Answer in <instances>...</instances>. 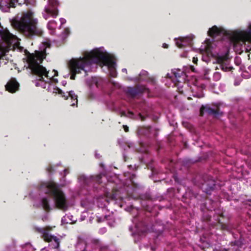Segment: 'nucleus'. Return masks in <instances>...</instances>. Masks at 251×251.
Masks as SVG:
<instances>
[{
	"instance_id": "obj_24",
	"label": "nucleus",
	"mask_w": 251,
	"mask_h": 251,
	"mask_svg": "<svg viewBox=\"0 0 251 251\" xmlns=\"http://www.w3.org/2000/svg\"><path fill=\"white\" fill-rule=\"evenodd\" d=\"M163 47L164 48H168V45L167 44L164 43V44H163Z\"/></svg>"
},
{
	"instance_id": "obj_7",
	"label": "nucleus",
	"mask_w": 251,
	"mask_h": 251,
	"mask_svg": "<svg viewBox=\"0 0 251 251\" xmlns=\"http://www.w3.org/2000/svg\"><path fill=\"white\" fill-rule=\"evenodd\" d=\"M231 41L236 50H240L243 45H246V42L251 43V23L248 24L246 30L233 31L231 35Z\"/></svg>"
},
{
	"instance_id": "obj_25",
	"label": "nucleus",
	"mask_w": 251,
	"mask_h": 251,
	"mask_svg": "<svg viewBox=\"0 0 251 251\" xmlns=\"http://www.w3.org/2000/svg\"><path fill=\"white\" fill-rule=\"evenodd\" d=\"M65 32L66 33V34L67 35L69 33V29H67V28L65 29Z\"/></svg>"
},
{
	"instance_id": "obj_22",
	"label": "nucleus",
	"mask_w": 251,
	"mask_h": 251,
	"mask_svg": "<svg viewBox=\"0 0 251 251\" xmlns=\"http://www.w3.org/2000/svg\"><path fill=\"white\" fill-rule=\"evenodd\" d=\"M60 21L61 24H63L66 23V20L63 18L60 19Z\"/></svg>"
},
{
	"instance_id": "obj_29",
	"label": "nucleus",
	"mask_w": 251,
	"mask_h": 251,
	"mask_svg": "<svg viewBox=\"0 0 251 251\" xmlns=\"http://www.w3.org/2000/svg\"><path fill=\"white\" fill-rule=\"evenodd\" d=\"M62 84L63 85H65L66 84V81L63 82Z\"/></svg>"
},
{
	"instance_id": "obj_12",
	"label": "nucleus",
	"mask_w": 251,
	"mask_h": 251,
	"mask_svg": "<svg viewBox=\"0 0 251 251\" xmlns=\"http://www.w3.org/2000/svg\"><path fill=\"white\" fill-rule=\"evenodd\" d=\"M18 1H0V9L4 12L9 11L11 7L14 8Z\"/></svg>"
},
{
	"instance_id": "obj_5",
	"label": "nucleus",
	"mask_w": 251,
	"mask_h": 251,
	"mask_svg": "<svg viewBox=\"0 0 251 251\" xmlns=\"http://www.w3.org/2000/svg\"><path fill=\"white\" fill-rule=\"evenodd\" d=\"M41 188L53 196L55 203L58 208L65 210L67 207V201L63 193L53 182H45L42 184Z\"/></svg>"
},
{
	"instance_id": "obj_15",
	"label": "nucleus",
	"mask_w": 251,
	"mask_h": 251,
	"mask_svg": "<svg viewBox=\"0 0 251 251\" xmlns=\"http://www.w3.org/2000/svg\"><path fill=\"white\" fill-rule=\"evenodd\" d=\"M204 110H206L209 114L213 115L214 117H216L218 114V111L212 108H207L204 106H202L201 108V113L202 115V113Z\"/></svg>"
},
{
	"instance_id": "obj_18",
	"label": "nucleus",
	"mask_w": 251,
	"mask_h": 251,
	"mask_svg": "<svg viewBox=\"0 0 251 251\" xmlns=\"http://www.w3.org/2000/svg\"><path fill=\"white\" fill-rule=\"evenodd\" d=\"M193 52V51L192 50H191L189 52L187 51H184L183 53H182L181 55H180V56L181 57H189V55H192V52Z\"/></svg>"
},
{
	"instance_id": "obj_28",
	"label": "nucleus",
	"mask_w": 251,
	"mask_h": 251,
	"mask_svg": "<svg viewBox=\"0 0 251 251\" xmlns=\"http://www.w3.org/2000/svg\"><path fill=\"white\" fill-rule=\"evenodd\" d=\"M122 71H123V72H126V69H123L122 70Z\"/></svg>"
},
{
	"instance_id": "obj_33",
	"label": "nucleus",
	"mask_w": 251,
	"mask_h": 251,
	"mask_svg": "<svg viewBox=\"0 0 251 251\" xmlns=\"http://www.w3.org/2000/svg\"><path fill=\"white\" fill-rule=\"evenodd\" d=\"M125 112H123V113H122V115H125Z\"/></svg>"
},
{
	"instance_id": "obj_8",
	"label": "nucleus",
	"mask_w": 251,
	"mask_h": 251,
	"mask_svg": "<svg viewBox=\"0 0 251 251\" xmlns=\"http://www.w3.org/2000/svg\"><path fill=\"white\" fill-rule=\"evenodd\" d=\"M51 229V227H47L45 229H42L41 230L42 236L45 241L51 243L52 248L56 249L59 246V239L56 237L52 236L49 233L48 230Z\"/></svg>"
},
{
	"instance_id": "obj_21",
	"label": "nucleus",
	"mask_w": 251,
	"mask_h": 251,
	"mask_svg": "<svg viewBox=\"0 0 251 251\" xmlns=\"http://www.w3.org/2000/svg\"><path fill=\"white\" fill-rule=\"evenodd\" d=\"M93 82L96 83V86L98 87V78L96 77L93 78Z\"/></svg>"
},
{
	"instance_id": "obj_31",
	"label": "nucleus",
	"mask_w": 251,
	"mask_h": 251,
	"mask_svg": "<svg viewBox=\"0 0 251 251\" xmlns=\"http://www.w3.org/2000/svg\"><path fill=\"white\" fill-rule=\"evenodd\" d=\"M140 117L142 120H144V119L143 118L142 116L140 115Z\"/></svg>"
},
{
	"instance_id": "obj_20",
	"label": "nucleus",
	"mask_w": 251,
	"mask_h": 251,
	"mask_svg": "<svg viewBox=\"0 0 251 251\" xmlns=\"http://www.w3.org/2000/svg\"><path fill=\"white\" fill-rule=\"evenodd\" d=\"M198 58L197 57H196L195 56H193V62L195 64H197V62H198Z\"/></svg>"
},
{
	"instance_id": "obj_16",
	"label": "nucleus",
	"mask_w": 251,
	"mask_h": 251,
	"mask_svg": "<svg viewBox=\"0 0 251 251\" xmlns=\"http://www.w3.org/2000/svg\"><path fill=\"white\" fill-rule=\"evenodd\" d=\"M56 24L54 21H51L48 24V28L50 30L51 34H53L54 30L56 27Z\"/></svg>"
},
{
	"instance_id": "obj_11",
	"label": "nucleus",
	"mask_w": 251,
	"mask_h": 251,
	"mask_svg": "<svg viewBox=\"0 0 251 251\" xmlns=\"http://www.w3.org/2000/svg\"><path fill=\"white\" fill-rule=\"evenodd\" d=\"M19 87V84L15 78H11L5 85L7 91L10 93H15Z\"/></svg>"
},
{
	"instance_id": "obj_30",
	"label": "nucleus",
	"mask_w": 251,
	"mask_h": 251,
	"mask_svg": "<svg viewBox=\"0 0 251 251\" xmlns=\"http://www.w3.org/2000/svg\"><path fill=\"white\" fill-rule=\"evenodd\" d=\"M128 114L130 115V116H129V117H130V116H131L132 115V114L131 113H129Z\"/></svg>"
},
{
	"instance_id": "obj_23",
	"label": "nucleus",
	"mask_w": 251,
	"mask_h": 251,
	"mask_svg": "<svg viewBox=\"0 0 251 251\" xmlns=\"http://www.w3.org/2000/svg\"><path fill=\"white\" fill-rule=\"evenodd\" d=\"M124 130L126 132H127L128 131V127L127 126H124Z\"/></svg>"
},
{
	"instance_id": "obj_6",
	"label": "nucleus",
	"mask_w": 251,
	"mask_h": 251,
	"mask_svg": "<svg viewBox=\"0 0 251 251\" xmlns=\"http://www.w3.org/2000/svg\"><path fill=\"white\" fill-rule=\"evenodd\" d=\"M201 53L208 57H213L216 60V63L220 64L221 69L225 72L231 70L232 68L228 67L225 62L227 59V55H220L213 49L212 44L209 40H207L204 44V47L201 50Z\"/></svg>"
},
{
	"instance_id": "obj_1",
	"label": "nucleus",
	"mask_w": 251,
	"mask_h": 251,
	"mask_svg": "<svg viewBox=\"0 0 251 251\" xmlns=\"http://www.w3.org/2000/svg\"><path fill=\"white\" fill-rule=\"evenodd\" d=\"M43 49L40 51H35V54L29 53L26 54L27 62L28 64V68L31 69L32 72L36 75L38 77V82L36 85L41 86L43 88L46 87V84H49V90L53 93L60 95L65 99H68L70 98L72 100L71 105L75 106L77 103V96L73 91L67 92L65 94L61 89L57 87H53L50 83H57L58 79L56 77L58 76V72L53 70L52 72L47 71L46 69L40 63L44 58H45V51L47 48L50 46L48 42L43 43Z\"/></svg>"
},
{
	"instance_id": "obj_9",
	"label": "nucleus",
	"mask_w": 251,
	"mask_h": 251,
	"mask_svg": "<svg viewBox=\"0 0 251 251\" xmlns=\"http://www.w3.org/2000/svg\"><path fill=\"white\" fill-rule=\"evenodd\" d=\"M56 1H52L49 6L45 9L46 14H44V18L47 19L49 16L55 17L58 15V10L56 9Z\"/></svg>"
},
{
	"instance_id": "obj_26",
	"label": "nucleus",
	"mask_w": 251,
	"mask_h": 251,
	"mask_svg": "<svg viewBox=\"0 0 251 251\" xmlns=\"http://www.w3.org/2000/svg\"><path fill=\"white\" fill-rule=\"evenodd\" d=\"M246 50L247 52H249L250 50H251V48H250L249 47H248L247 48H246Z\"/></svg>"
},
{
	"instance_id": "obj_17",
	"label": "nucleus",
	"mask_w": 251,
	"mask_h": 251,
	"mask_svg": "<svg viewBox=\"0 0 251 251\" xmlns=\"http://www.w3.org/2000/svg\"><path fill=\"white\" fill-rule=\"evenodd\" d=\"M173 74L175 75V76L176 78H179L183 74V73L182 71H180V70L178 71H174L173 72Z\"/></svg>"
},
{
	"instance_id": "obj_32",
	"label": "nucleus",
	"mask_w": 251,
	"mask_h": 251,
	"mask_svg": "<svg viewBox=\"0 0 251 251\" xmlns=\"http://www.w3.org/2000/svg\"><path fill=\"white\" fill-rule=\"evenodd\" d=\"M65 220H66V219H65V217H64V219H62V221H65Z\"/></svg>"
},
{
	"instance_id": "obj_14",
	"label": "nucleus",
	"mask_w": 251,
	"mask_h": 251,
	"mask_svg": "<svg viewBox=\"0 0 251 251\" xmlns=\"http://www.w3.org/2000/svg\"><path fill=\"white\" fill-rule=\"evenodd\" d=\"M41 205L46 211H50L51 209L50 205L49 203V200L48 198L45 197L41 200Z\"/></svg>"
},
{
	"instance_id": "obj_13",
	"label": "nucleus",
	"mask_w": 251,
	"mask_h": 251,
	"mask_svg": "<svg viewBox=\"0 0 251 251\" xmlns=\"http://www.w3.org/2000/svg\"><path fill=\"white\" fill-rule=\"evenodd\" d=\"M176 44L177 47L181 48L191 44L192 39L188 37H180L175 39Z\"/></svg>"
},
{
	"instance_id": "obj_2",
	"label": "nucleus",
	"mask_w": 251,
	"mask_h": 251,
	"mask_svg": "<svg viewBox=\"0 0 251 251\" xmlns=\"http://www.w3.org/2000/svg\"><path fill=\"white\" fill-rule=\"evenodd\" d=\"M93 63H100L102 67L105 66L108 69L111 76H116V64L113 56L103 48H100L85 52L83 57L72 58L68 62L70 78L75 79V75L81 71L85 73L89 71Z\"/></svg>"
},
{
	"instance_id": "obj_4",
	"label": "nucleus",
	"mask_w": 251,
	"mask_h": 251,
	"mask_svg": "<svg viewBox=\"0 0 251 251\" xmlns=\"http://www.w3.org/2000/svg\"><path fill=\"white\" fill-rule=\"evenodd\" d=\"M19 44V39L10 33L6 28L0 30V59L9 50L16 48L21 50Z\"/></svg>"
},
{
	"instance_id": "obj_27",
	"label": "nucleus",
	"mask_w": 251,
	"mask_h": 251,
	"mask_svg": "<svg viewBox=\"0 0 251 251\" xmlns=\"http://www.w3.org/2000/svg\"><path fill=\"white\" fill-rule=\"evenodd\" d=\"M191 69L192 71L194 72L195 71V68L193 66H191Z\"/></svg>"
},
{
	"instance_id": "obj_10",
	"label": "nucleus",
	"mask_w": 251,
	"mask_h": 251,
	"mask_svg": "<svg viewBox=\"0 0 251 251\" xmlns=\"http://www.w3.org/2000/svg\"><path fill=\"white\" fill-rule=\"evenodd\" d=\"M227 31L221 26L217 27L216 25L212 26L208 31V34L210 36L214 37L222 34H226Z\"/></svg>"
},
{
	"instance_id": "obj_19",
	"label": "nucleus",
	"mask_w": 251,
	"mask_h": 251,
	"mask_svg": "<svg viewBox=\"0 0 251 251\" xmlns=\"http://www.w3.org/2000/svg\"><path fill=\"white\" fill-rule=\"evenodd\" d=\"M221 77L220 74L219 73H216L214 74V77L217 79H220Z\"/></svg>"
},
{
	"instance_id": "obj_3",
	"label": "nucleus",
	"mask_w": 251,
	"mask_h": 251,
	"mask_svg": "<svg viewBox=\"0 0 251 251\" xmlns=\"http://www.w3.org/2000/svg\"><path fill=\"white\" fill-rule=\"evenodd\" d=\"M38 24V20L31 10L23 12L19 20L13 19L11 21L13 26L25 36L30 37L42 34V30L39 28Z\"/></svg>"
}]
</instances>
